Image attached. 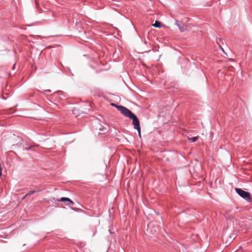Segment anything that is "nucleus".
I'll return each mask as SVG.
<instances>
[{
	"label": "nucleus",
	"instance_id": "f257e3e1",
	"mask_svg": "<svg viewBox=\"0 0 252 252\" xmlns=\"http://www.w3.org/2000/svg\"><path fill=\"white\" fill-rule=\"evenodd\" d=\"M125 117H128L132 120V124L134 129H139L140 127V122L137 117L129 109L124 115Z\"/></svg>",
	"mask_w": 252,
	"mask_h": 252
},
{
	"label": "nucleus",
	"instance_id": "f03ea898",
	"mask_svg": "<svg viewBox=\"0 0 252 252\" xmlns=\"http://www.w3.org/2000/svg\"><path fill=\"white\" fill-rule=\"evenodd\" d=\"M235 190L236 192L242 197L246 200H249L251 198V195L249 192H247L241 189L236 188Z\"/></svg>",
	"mask_w": 252,
	"mask_h": 252
},
{
	"label": "nucleus",
	"instance_id": "7ed1b4c3",
	"mask_svg": "<svg viewBox=\"0 0 252 252\" xmlns=\"http://www.w3.org/2000/svg\"><path fill=\"white\" fill-rule=\"evenodd\" d=\"M95 130L98 134H104L108 131V129L106 127L99 124L96 126Z\"/></svg>",
	"mask_w": 252,
	"mask_h": 252
},
{
	"label": "nucleus",
	"instance_id": "20e7f679",
	"mask_svg": "<svg viewBox=\"0 0 252 252\" xmlns=\"http://www.w3.org/2000/svg\"><path fill=\"white\" fill-rule=\"evenodd\" d=\"M175 25L178 27L181 32H184L187 30V25L183 23H180L178 20H176Z\"/></svg>",
	"mask_w": 252,
	"mask_h": 252
},
{
	"label": "nucleus",
	"instance_id": "39448f33",
	"mask_svg": "<svg viewBox=\"0 0 252 252\" xmlns=\"http://www.w3.org/2000/svg\"><path fill=\"white\" fill-rule=\"evenodd\" d=\"M111 105L113 106L116 107L117 108V109L119 111H120L121 112V113L123 114V115H124L125 114V113L127 111V110H128L127 108H126V107H125L124 106H119V105H116L115 103H111Z\"/></svg>",
	"mask_w": 252,
	"mask_h": 252
},
{
	"label": "nucleus",
	"instance_id": "423d86ee",
	"mask_svg": "<svg viewBox=\"0 0 252 252\" xmlns=\"http://www.w3.org/2000/svg\"><path fill=\"white\" fill-rule=\"evenodd\" d=\"M58 201H63V202L68 201L72 204H74V202L72 201H71L69 198H67V197H62L60 200H58Z\"/></svg>",
	"mask_w": 252,
	"mask_h": 252
},
{
	"label": "nucleus",
	"instance_id": "0eeeda50",
	"mask_svg": "<svg viewBox=\"0 0 252 252\" xmlns=\"http://www.w3.org/2000/svg\"><path fill=\"white\" fill-rule=\"evenodd\" d=\"M153 26L156 28H160L161 27V23L160 22L158 21H156L155 23L152 25Z\"/></svg>",
	"mask_w": 252,
	"mask_h": 252
},
{
	"label": "nucleus",
	"instance_id": "6e6552de",
	"mask_svg": "<svg viewBox=\"0 0 252 252\" xmlns=\"http://www.w3.org/2000/svg\"><path fill=\"white\" fill-rule=\"evenodd\" d=\"M199 136H197L196 137H192V138H189V140L192 142H195L198 139Z\"/></svg>",
	"mask_w": 252,
	"mask_h": 252
},
{
	"label": "nucleus",
	"instance_id": "1a4fd4ad",
	"mask_svg": "<svg viewBox=\"0 0 252 252\" xmlns=\"http://www.w3.org/2000/svg\"><path fill=\"white\" fill-rule=\"evenodd\" d=\"M35 192V190H31L28 193H27L25 196L24 197V198H26L27 196L29 195H31V194H33Z\"/></svg>",
	"mask_w": 252,
	"mask_h": 252
},
{
	"label": "nucleus",
	"instance_id": "9d476101",
	"mask_svg": "<svg viewBox=\"0 0 252 252\" xmlns=\"http://www.w3.org/2000/svg\"><path fill=\"white\" fill-rule=\"evenodd\" d=\"M136 130H137L138 132V134H139V137H141V128L139 127V129H136Z\"/></svg>",
	"mask_w": 252,
	"mask_h": 252
},
{
	"label": "nucleus",
	"instance_id": "9b49d317",
	"mask_svg": "<svg viewBox=\"0 0 252 252\" xmlns=\"http://www.w3.org/2000/svg\"><path fill=\"white\" fill-rule=\"evenodd\" d=\"M220 48H221V50L224 52V50H223V48H222L220 46Z\"/></svg>",
	"mask_w": 252,
	"mask_h": 252
}]
</instances>
